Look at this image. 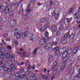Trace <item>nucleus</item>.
I'll list each match as a JSON object with an SVG mask.
<instances>
[{"mask_svg":"<svg viewBox=\"0 0 80 80\" xmlns=\"http://www.w3.org/2000/svg\"><path fill=\"white\" fill-rule=\"evenodd\" d=\"M25 12L26 13H28V12H31V10L30 9H26Z\"/></svg>","mask_w":80,"mask_h":80,"instance_id":"33","label":"nucleus"},{"mask_svg":"<svg viewBox=\"0 0 80 80\" xmlns=\"http://www.w3.org/2000/svg\"><path fill=\"white\" fill-rule=\"evenodd\" d=\"M67 39H63L61 41V43L62 44H65L66 43H67Z\"/></svg>","mask_w":80,"mask_h":80,"instance_id":"19","label":"nucleus"},{"mask_svg":"<svg viewBox=\"0 0 80 80\" xmlns=\"http://www.w3.org/2000/svg\"><path fill=\"white\" fill-rule=\"evenodd\" d=\"M67 54H70L72 52V50H70L68 51L67 50Z\"/></svg>","mask_w":80,"mask_h":80,"instance_id":"37","label":"nucleus"},{"mask_svg":"<svg viewBox=\"0 0 80 80\" xmlns=\"http://www.w3.org/2000/svg\"><path fill=\"white\" fill-rule=\"evenodd\" d=\"M57 62L55 61L53 63V66L52 67V70H53L55 68V67L57 66Z\"/></svg>","mask_w":80,"mask_h":80,"instance_id":"17","label":"nucleus"},{"mask_svg":"<svg viewBox=\"0 0 80 80\" xmlns=\"http://www.w3.org/2000/svg\"><path fill=\"white\" fill-rule=\"evenodd\" d=\"M50 44L49 43H46L45 44V45L44 46L43 48L44 49H46V50H49L50 49Z\"/></svg>","mask_w":80,"mask_h":80,"instance_id":"5","label":"nucleus"},{"mask_svg":"<svg viewBox=\"0 0 80 80\" xmlns=\"http://www.w3.org/2000/svg\"><path fill=\"white\" fill-rule=\"evenodd\" d=\"M51 14H52V16H54L55 15V12L54 11H53V12H51Z\"/></svg>","mask_w":80,"mask_h":80,"instance_id":"43","label":"nucleus"},{"mask_svg":"<svg viewBox=\"0 0 80 80\" xmlns=\"http://www.w3.org/2000/svg\"><path fill=\"white\" fill-rule=\"evenodd\" d=\"M62 50L64 52L62 54V57L64 58V60H65V62L67 61L68 59V57H67L66 56L67 55V50L66 49V48H62Z\"/></svg>","mask_w":80,"mask_h":80,"instance_id":"3","label":"nucleus"},{"mask_svg":"<svg viewBox=\"0 0 80 80\" xmlns=\"http://www.w3.org/2000/svg\"><path fill=\"white\" fill-rule=\"evenodd\" d=\"M60 54V52L59 51H56L55 53V55H59Z\"/></svg>","mask_w":80,"mask_h":80,"instance_id":"32","label":"nucleus"},{"mask_svg":"<svg viewBox=\"0 0 80 80\" xmlns=\"http://www.w3.org/2000/svg\"><path fill=\"white\" fill-rule=\"evenodd\" d=\"M57 69H56V70L54 71L53 72L54 74H55H55L57 73Z\"/></svg>","mask_w":80,"mask_h":80,"instance_id":"51","label":"nucleus"},{"mask_svg":"<svg viewBox=\"0 0 80 80\" xmlns=\"http://www.w3.org/2000/svg\"><path fill=\"white\" fill-rule=\"evenodd\" d=\"M50 45L51 47H52V45H57V43L56 42H54L51 43Z\"/></svg>","mask_w":80,"mask_h":80,"instance_id":"31","label":"nucleus"},{"mask_svg":"<svg viewBox=\"0 0 80 80\" xmlns=\"http://www.w3.org/2000/svg\"><path fill=\"white\" fill-rule=\"evenodd\" d=\"M76 70L78 72H80V66H78L76 68Z\"/></svg>","mask_w":80,"mask_h":80,"instance_id":"27","label":"nucleus"},{"mask_svg":"<svg viewBox=\"0 0 80 80\" xmlns=\"http://www.w3.org/2000/svg\"><path fill=\"white\" fill-rule=\"evenodd\" d=\"M79 78H80V73L79 74V75L78 76H77Z\"/></svg>","mask_w":80,"mask_h":80,"instance_id":"64","label":"nucleus"},{"mask_svg":"<svg viewBox=\"0 0 80 80\" xmlns=\"http://www.w3.org/2000/svg\"><path fill=\"white\" fill-rule=\"evenodd\" d=\"M59 29L60 30H63L64 29V26H63V25H61L59 28Z\"/></svg>","mask_w":80,"mask_h":80,"instance_id":"24","label":"nucleus"},{"mask_svg":"<svg viewBox=\"0 0 80 80\" xmlns=\"http://www.w3.org/2000/svg\"><path fill=\"white\" fill-rule=\"evenodd\" d=\"M27 36V34L26 33H23L22 34V38H25Z\"/></svg>","mask_w":80,"mask_h":80,"instance_id":"25","label":"nucleus"},{"mask_svg":"<svg viewBox=\"0 0 80 80\" xmlns=\"http://www.w3.org/2000/svg\"><path fill=\"white\" fill-rule=\"evenodd\" d=\"M32 80H37V78L35 77H33L32 78Z\"/></svg>","mask_w":80,"mask_h":80,"instance_id":"50","label":"nucleus"},{"mask_svg":"<svg viewBox=\"0 0 80 80\" xmlns=\"http://www.w3.org/2000/svg\"><path fill=\"white\" fill-rule=\"evenodd\" d=\"M69 35H70V31H68L67 33L64 34V36H65V37H68Z\"/></svg>","mask_w":80,"mask_h":80,"instance_id":"29","label":"nucleus"},{"mask_svg":"<svg viewBox=\"0 0 80 80\" xmlns=\"http://www.w3.org/2000/svg\"><path fill=\"white\" fill-rule=\"evenodd\" d=\"M78 49H79V47H76L74 48L73 50L72 51V52H73V53H74V54H75V53H76V52H78Z\"/></svg>","mask_w":80,"mask_h":80,"instance_id":"13","label":"nucleus"},{"mask_svg":"<svg viewBox=\"0 0 80 80\" xmlns=\"http://www.w3.org/2000/svg\"><path fill=\"white\" fill-rule=\"evenodd\" d=\"M50 3L51 4L50 5H55V3L52 1H50Z\"/></svg>","mask_w":80,"mask_h":80,"instance_id":"44","label":"nucleus"},{"mask_svg":"<svg viewBox=\"0 0 80 80\" xmlns=\"http://www.w3.org/2000/svg\"><path fill=\"white\" fill-rule=\"evenodd\" d=\"M4 28L3 26H0V30H3Z\"/></svg>","mask_w":80,"mask_h":80,"instance_id":"46","label":"nucleus"},{"mask_svg":"<svg viewBox=\"0 0 80 80\" xmlns=\"http://www.w3.org/2000/svg\"><path fill=\"white\" fill-rule=\"evenodd\" d=\"M38 50V48H36L35 49H34V52H33V55H35L37 53V52Z\"/></svg>","mask_w":80,"mask_h":80,"instance_id":"26","label":"nucleus"},{"mask_svg":"<svg viewBox=\"0 0 80 80\" xmlns=\"http://www.w3.org/2000/svg\"><path fill=\"white\" fill-rule=\"evenodd\" d=\"M53 59V57L52 55H50L48 59V61L49 63H52Z\"/></svg>","mask_w":80,"mask_h":80,"instance_id":"8","label":"nucleus"},{"mask_svg":"<svg viewBox=\"0 0 80 80\" xmlns=\"http://www.w3.org/2000/svg\"><path fill=\"white\" fill-rule=\"evenodd\" d=\"M9 11H10L9 8H8V7H6L5 10L4 11V12H6V13H8Z\"/></svg>","mask_w":80,"mask_h":80,"instance_id":"23","label":"nucleus"},{"mask_svg":"<svg viewBox=\"0 0 80 80\" xmlns=\"http://www.w3.org/2000/svg\"><path fill=\"white\" fill-rule=\"evenodd\" d=\"M45 36H46V37H48V36H49V33L47 31H46V32L45 33Z\"/></svg>","mask_w":80,"mask_h":80,"instance_id":"36","label":"nucleus"},{"mask_svg":"<svg viewBox=\"0 0 80 80\" xmlns=\"http://www.w3.org/2000/svg\"><path fill=\"white\" fill-rule=\"evenodd\" d=\"M20 71L21 72H22H22H24L25 71L23 69H21L20 70Z\"/></svg>","mask_w":80,"mask_h":80,"instance_id":"52","label":"nucleus"},{"mask_svg":"<svg viewBox=\"0 0 80 80\" xmlns=\"http://www.w3.org/2000/svg\"><path fill=\"white\" fill-rule=\"evenodd\" d=\"M19 30L18 29H16L14 30V34L15 35H17L16 38H20L21 37V34L18 33Z\"/></svg>","mask_w":80,"mask_h":80,"instance_id":"4","label":"nucleus"},{"mask_svg":"<svg viewBox=\"0 0 80 80\" xmlns=\"http://www.w3.org/2000/svg\"><path fill=\"white\" fill-rule=\"evenodd\" d=\"M35 3V1L33 0L31 1V2H30V4H29L28 7H29L30 5H33Z\"/></svg>","mask_w":80,"mask_h":80,"instance_id":"28","label":"nucleus"},{"mask_svg":"<svg viewBox=\"0 0 80 80\" xmlns=\"http://www.w3.org/2000/svg\"><path fill=\"white\" fill-rule=\"evenodd\" d=\"M0 58L2 60H5V58H9L12 61L15 60V58H14V55L10 54L8 53H5L2 51H0Z\"/></svg>","mask_w":80,"mask_h":80,"instance_id":"1","label":"nucleus"},{"mask_svg":"<svg viewBox=\"0 0 80 80\" xmlns=\"http://www.w3.org/2000/svg\"><path fill=\"white\" fill-rule=\"evenodd\" d=\"M3 70L4 71H6L7 72H10V69L9 68L7 67H4L3 68Z\"/></svg>","mask_w":80,"mask_h":80,"instance_id":"14","label":"nucleus"},{"mask_svg":"<svg viewBox=\"0 0 80 80\" xmlns=\"http://www.w3.org/2000/svg\"><path fill=\"white\" fill-rule=\"evenodd\" d=\"M44 1L45 2H46V3H47L48 2H49V0H44Z\"/></svg>","mask_w":80,"mask_h":80,"instance_id":"61","label":"nucleus"},{"mask_svg":"<svg viewBox=\"0 0 80 80\" xmlns=\"http://www.w3.org/2000/svg\"><path fill=\"white\" fill-rule=\"evenodd\" d=\"M3 21V19L2 18H0V22H2Z\"/></svg>","mask_w":80,"mask_h":80,"instance_id":"62","label":"nucleus"},{"mask_svg":"<svg viewBox=\"0 0 80 80\" xmlns=\"http://www.w3.org/2000/svg\"><path fill=\"white\" fill-rule=\"evenodd\" d=\"M60 17V13H58L55 15V18L56 20H57V19Z\"/></svg>","mask_w":80,"mask_h":80,"instance_id":"18","label":"nucleus"},{"mask_svg":"<svg viewBox=\"0 0 80 80\" xmlns=\"http://www.w3.org/2000/svg\"><path fill=\"white\" fill-rule=\"evenodd\" d=\"M1 8L0 9V10L1 11L2 10H4V8L3 9V7H2V6H1V4L0 3V8Z\"/></svg>","mask_w":80,"mask_h":80,"instance_id":"40","label":"nucleus"},{"mask_svg":"<svg viewBox=\"0 0 80 80\" xmlns=\"http://www.w3.org/2000/svg\"><path fill=\"white\" fill-rule=\"evenodd\" d=\"M42 4H42V3H39V2H38V3L37 5H38V6H40V5H42Z\"/></svg>","mask_w":80,"mask_h":80,"instance_id":"55","label":"nucleus"},{"mask_svg":"<svg viewBox=\"0 0 80 80\" xmlns=\"http://www.w3.org/2000/svg\"><path fill=\"white\" fill-rule=\"evenodd\" d=\"M16 24V21L12 20L10 22V25L11 27H13V25Z\"/></svg>","mask_w":80,"mask_h":80,"instance_id":"10","label":"nucleus"},{"mask_svg":"<svg viewBox=\"0 0 80 80\" xmlns=\"http://www.w3.org/2000/svg\"><path fill=\"white\" fill-rule=\"evenodd\" d=\"M30 30V28H26V32H28V30Z\"/></svg>","mask_w":80,"mask_h":80,"instance_id":"59","label":"nucleus"},{"mask_svg":"<svg viewBox=\"0 0 80 80\" xmlns=\"http://www.w3.org/2000/svg\"><path fill=\"white\" fill-rule=\"evenodd\" d=\"M10 67L11 71V70H12L13 69H14V70L16 69V67L15 66V65L13 64H11L10 65Z\"/></svg>","mask_w":80,"mask_h":80,"instance_id":"12","label":"nucleus"},{"mask_svg":"<svg viewBox=\"0 0 80 80\" xmlns=\"http://www.w3.org/2000/svg\"><path fill=\"white\" fill-rule=\"evenodd\" d=\"M20 73L19 72L16 73L15 74V76L16 77V80H20V78H22V80H28L27 78V76L25 75H23L22 77L20 76Z\"/></svg>","mask_w":80,"mask_h":80,"instance_id":"2","label":"nucleus"},{"mask_svg":"<svg viewBox=\"0 0 80 80\" xmlns=\"http://www.w3.org/2000/svg\"><path fill=\"white\" fill-rule=\"evenodd\" d=\"M52 31L54 32H56L57 31V27L56 26H54L52 27Z\"/></svg>","mask_w":80,"mask_h":80,"instance_id":"22","label":"nucleus"},{"mask_svg":"<svg viewBox=\"0 0 80 80\" xmlns=\"http://www.w3.org/2000/svg\"><path fill=\"white\" fill-rule=\"evenodd\" d=\"M3 64V61H2L0 60V65H2Z\"/></svg>","mask_w":80,"mask_h":80,"instance_id":"56","label":"nucleus"},{"mask_svg":"<svg viewBox=\"0 0 80 80\" xmlns=\"http://www.w3.org/2000/svg\"><path fill=\"white\" fill-rule=\"evenodd\" d=\"M72 19H73V18H67L66 20L67 21V23H69L70 22H71L72 20Z\"/></svg>","mask_w":80,"mask_h":80,"instance_id":"21","label":"nucleus"},{"mask_svg":"<svg viewBox=\"0 0 80 80\" xmlns=\"http://www.w3.org/2000/svg\"><path fill=\"white\" fill-rule=\"evenodd\" d=\"M8 49V50H11L12 49V48L11 47V46H9L7 47Z\"/></svg>","mask_w":80,"mask_h":80,"instance_id":"47","label":"nucleus"},{"mask_svg":"<svg viewBox=\"0 0 80 80\" xmlns=\"http://www.w3.org/2000/svg\"><path fill=\"white\" fill-rule=\"evenodd\" d=\"M12 41H13L14 43H15V44H16V45H17L18 44V43H17V41H16V40L15 39H12Z\"/></svg>","mask_w":80,"mask_h":80,"instance_id":"38","label":"nucleus"},{"mask_svg":"<svg viewBox=\"0 0 80 80\" xmlns=\"http://www.w3.org/2000/svg\"><path fill=\"white\" fill-rule=\"evenodd\" d=\"M4 34L5 35L7 36V37H8V31H5L4 32Z\"/></svg>","mask_w":80,"mask_h":80,"instance_id":"30","label":"nucleus"},{"mask_svg":"<svg viewBox=\"0 0 80 80\" xmlns=\"http://www.w3.org/2000/svg\"><path fill=\"white\" fill-rule=\"evenodd\" d=\"M66 65V62H64L63 63L62 65L61 66V68L62 70H63L64 68L65 67V66Z\"/></svg>","mask_w":80,"mask_h":80,"instance_id":"20","label":"nucleus"},{"mask_svg":"<svg viewBox=\"0 0 80 80\" xmlns=\"http://www.w3.org/2000/svg\"><path fill=\"white\" fill-rule=\"evenodd\" d=\"M54 50H55L56 51H57L58 50V47H57L56 48H54Z\"/></svg>","mask_w":80,"mask_h":80,"instance_id":"54","label":"nucleus"},{"mask_svg":"<svg viewBox=\"0 0 80 80\" xmlns=\"http://www.w3.org/2000/svg\"><path fill=\"white\" fill-rule=\"evenodd\" d=\"M45 41H46V39H45V38H43V39L40 40L39 44L41 45H43V44L45 43Z\"/></svg>","mask_w":80,"mask_h":80,"instance_id":"6","label":"nucleus"},{"mask_svg":"<svg viewBox=\"0 0 80 80\" xmlns=\"http://www.w3.org/2000/svg\"><path fill=\"white\" fill-rule=\"evenodd\" d=\"M74 17L75 18H76L78 20L79 18V13H78V12H76L74 15Z\"/></svg>","mask_w":80,"mask_h":80,"instance_id":"16","label":"nucleus"},{"mask_svg":"<svg viewBox=\"0 0 80 80\" xmlns=\"http://www.w3.org/2000/svg\"><path fill=\"white\" fill-rule=\"evenodd\" d=\"M32 69H33V70H35V66H32V67L31 68Z\"/></svg>","mask_w":80,"mask_h":80,"instance_id":"60","label":"nucleus"},{"mask_svg":"<svg viewBox=\"0 0 80 80\" xmlns=\"http://www.w3.org/2000/svg\"><path fill=\"white\" fill-rule=\"evenodd\" d=\"M47 25L46 24H45V25L43 27H42L41 28V30L42 31V32H43V31H45L46 30H47Z\"/></svg>","mask_w":80,"mask_h":80,"instance_id":"9","label":"nucleus"},{"mask_svg":"<svg viewBox=\"0 0 80 80\" xmlns=\"http://www.w3.org/2000/svg\"><path fill=\"white\" fill-rule=\"evenodd\" d=\"M28 18V15H25V18L26 19L27 18Z\"/></svg>","mask_w":80,"mask_h":80,"instance_id":"57","label":"nucleus"},{"mask_svg":"<svg viewBox=\"0 0 80 80\" xmlns=\"http://www.w3.org/2000/svg\"><path fill=\"white\" fill-rule=\"evenodd\" d=\"M46 10L47 11H49L52 8V5L50 3L47 4L46 6Z\"/></svg>","mask_w":80,"mask_h":80,"instance_id":"7","label":"nucleus"},{"mask_svg":"<svg viewBox=\"0 0 80 80\" xmlns=\"http://www.w3.org/2000/svg\"><path fill=\"white\" fill-rule=\"evenodd\" d=\"M30 68H32V65H29L28 67V70H30Z\"/></svg>","mask_w":80,"mask_h":80,"instance_id":"45","label":"nucleus"},{"mask_svg":"<svg viewBox=\"0 0 80 80\" xmlns=\"http://www.w3.org/2000/svg\"><path fill=\"white\" fill-rule=\"evenodd\" d=\"M7 41H9V42H10V39H9V38L7 39Z\"/></svg>","mask_w":80,"mask_h":80,"instance_id":"63","label":"nucleus"},{"mask_svg":"<svg viewBox=\"0 0 80 80\" xmlns=\"http://www.w3.org/2000/svg\"><path fill=\"white\" fill-rule=\"evenodd\" d=\"M60 33H61V31H59L57 32V35H60Z\"/></svg>","mask_w":80,"mask_h":80,"instance_id":"48","label":"nucleus"},{"mask_svg":"<svg viewBox=\"0 0 80 80\" xmlns=\"http://www.w3.org/2000/svg\"><path fill=\"white\" fill-rule=\"evenodd\" d=\"M43 77L44 79H45L46 80L48 79V76H45V75L43 76Z\"/></svg>","mask_w":80,"mask_h":80,"instance_id":"41","label":"nucleus"},{"mask_svg":"<svg viewBox=\"0 0 80 80\" xmlns=\"http://www.w3.org/2000/svg\"><path fill=\"white\" fill-rule=\"evenodd\" d=\"M55 78V76L54 75H53L52 77H51V80H53Z\"/></svg>","mask_w":80,"mask_h":80,"instance_id":"53","label":"nucleus"},{"mask_svg":"<svg viewBox=\"0 0 80 80\" xmlns=\"http://www.w3.org/2000/svg\"><path fill=\"white\" fill-rule=\"evenodd\" d=\"M72 12H73V9H71L69 10V14H70L71 13H72Z\"/></svg>","mask_w":80,"mask_h":80,"instance_id":"42","label":"nucleus"},{"mask_svg":"<svg viewBox=\"0 0 80 80\" xmlns=\"http://www.w3.org/2000/svg\"><path fill=\"white\" fill-rule=\"evenodd\" d=\"M51 39V38L50 37H47L46 38V40H50V39Z\"/></svg>","mask_w":80,"mask_h":80,"instance_id":"49","label":"nucleus"},{"mask_svg":"<svg viewBox=\"0 0 80 80\" xmlns=\"http://www.w3.org/2000/svg\"><path fill=\"white\" fill-rule=\"evenodd\" d=\"M2 42L4 45H6V43H7V42H5V41L3 39H2L1 40Z\"/></svg>","mask_w":80,"mask_h":80,"instance_id":"39","label":"nucleus"},{"mask_svg":"<svg viewBox=\"0 0 80 80\" xmlns=\"http://www.w3.org/2000/svg\"><path fill=\"white\" fill-rule=\"evenodd\" d=\"M78 78L77 77H75L73 78L72 80H78Z\"/></svg>","mask_w":80,"mask_h":80,"instance_id":"35","label":"nucleus"},{"mask_svg":"<svg viewBox=\"0 0 80 80\" xmlns=\"http://www.w3.org/2000/svg\"><path fill=\"white\" fill-rule=\"evenodd\" d=\"M73 38H74V34H72L69 37V38H70V39H72Z\"/></svg>","mask_w":80,"mask_h":80,"instance_id":"34","label":"nucleus"},{"mask_svg":"<svg viewBox=\"0 0 80 80\" xmlns=\"http://www.w3.org/2000/svg\"><path fill=\"white\" fill-rule=\"evenodd\" d=\"M67 29L68 30H71V27H68L67 28Z\"/></svg>","mask_w":80,"mask_h":80,"instance_id":"58","label":"nucleus"},{"mask_svg":"<svg viewBox=\"0 0 80 80\" xmlns=\"http://www.w3.org/2000/svg\"><path fill=\"white\" fill-rule=\"evenodd\" d=\"M29 37L30 40L31 41H33V39L35 38V35H32V34L30 35Z\"/></svg>","mask_w":80,"mask_h":80,"instance_id":"11","label":"nucleus"},{"mask_svg":"<svg viewBox=\"0 0 80 80\" xmlns=\"http://www.w3.org/2000/svg\"><path fill=\"white\" fill-rule=\"evenodd\" d=\"M47 20H48V19L45 18H43L40 20V22L41 23H45L47 21Z\"/></svg>","mask_w":80,"mask_h":80,"instance_id":"15","label":"nucleus"}]
</instances>
